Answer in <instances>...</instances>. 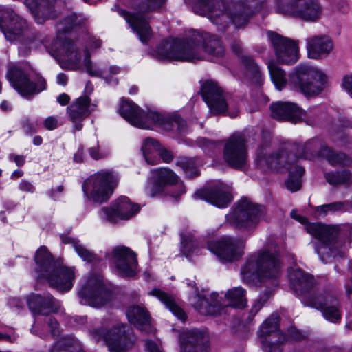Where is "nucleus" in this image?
<instances>
[{
	"mask_svg": "<svg viewBox=\"0 0 352 352\" xmlns=\"http://www.w3.org/2000/svg\"><path fill=\"white\" fill-rule=\"evenodd\" d=\"M201 46L206 53L214 58L222 57L225 54L224 46L217 36L195 31L184 41L166 40L162 42L153 56L160 60L195 62L205 58Z\"/></svg>",
	"mask_w": 352,
	"mask_h": 352,
	"instance_id": "obj_1",
	"label": "nucleus"
},
{
	"mask_svg": "<svg viewBox=\"0 0 352 352\" xmlns=\"http://www.w3.org/2000/svg\"><path fill=\"white\" fill-rule=\"evenodd\" d=\"M194 9L195 12L207 16L221 30L229 23L236 28L245 25L253 13L250 6L244 0H196Z\"/></svg>",
	"mask_w": 352,
	"mask_h": 352,
	"instance_id": "obj_2",
	"label": "nucleus"
},
{
	"mask_svg": "<svg viewBox=\"0 0 352 352\" xmlns=\"http://www.w3.org/2000/svg\"><path fill=\"white\" fill-rule=\"evenodd\" d=\"M281 273L278 248L272 242L251 255L241 267L244 282L250 284L257 279H277Z\"/></svg>",
	"mask_w": 352,
	"mask_h": 352,
	"instance_id": "obj_3",
	"label": "nucleus"
},
{
	"mask_svg": "<svg viewBox=\"0 0 352 352\" xmlns=\"http://www.w3.org/2000/svg\"><path fill=\"white\" fill-rule=\"evenodd\" d=\"M34 261L40 278H45L50 285L60 291H68L73 286L74 268L63 265L55 261L45 246H41L36 252Z\"/></svg>",
	"mask_w": 352,
	"mask_h": 352,
	"instance_id": "obj_4",
	"label": "nucleus"
},
{
	"mask_svg": "<svg viewBox=\"0 0 352 352\" xmlns=\"http://www.w3.org/2000/svg\"><path fill=\"white\" fill-rule=\"evenodd\" d=\"M314 141H308L303 145H296V148L292 149L296 154L290 153L287 149L272 153L267 145L261 146L257 152L256 166L263 170L287 168L291 164L296 163L297 158H307L308 153L314 151Z\"/></svg>",
	"mask_w": 352,
	"mask_h": 352,
	"instance_id": "obj_5",
	"label": "nucleus"
},
{
	"mask_svg": "<svg viewBox=\"0 0 352 352\" xmlns=\"http://www.w3.org/2000/svg\"><path fill=\"white\" fill-rule=\"evenodd\" d=\"M164 1L165 0H131V6L136 12L131 13L119 8L118 12L138 35L140 40L146 43L152 36L147 13L160 8Z\"/></svg>",
	"mask_w": 352,
	"mask_h": 352,
	"instance_id": "obj_6",
	"label": "nucleus"
},
{
	"mask_svg": "<svg viewBox=\"0 0 352 352\" xmlns=\"http://www.w3.org/2000/svg\"><path fill=\"white\" fill-rule=\"evenodd\" d=\"M63 50L64 59L68 63L70 69H79L82 58V65L91 76L100 77L108 80L110 74H116L119 72V68L116 66H111L107 69L96 64H92L87 47L84 49L82 53L77 44L72 40L67 39L64 41Z\"/></svg>",
	"mask_w": 352,
	"mask_h": 352,
	"instance_id": "obj_7",
	"label": "nucleus"
},
{
	"mask_svg": "<svg viewBox=\"0 0 352 352\" xmlns=\"http://www.w3.org/2000/svg\"><path fill=\"white\" fill-rule=\"evenodd\" d=\"M327 75L320 69L308 65L296 67L291 77L294 87L307 96L319 94L327 82Z\"/></svg>",
	"mask_w": 352,
	"mask_h": 352,
	"instance_id": "obj_8",
	"label": "nucleus"
},
{
	"mask_svg": "<svg viewBox=\"0 0 352 352\" xmlns=\"http://www.w3.org/2000/svg\"><path fill=\"white\" fill-rule=\"evenodd\" d=\"M275 10L283 16L307 22H316L322 14L318 0H277Z\"/></svg>",
	"mask_w": 352,
	"mask_h": 352,
	"instance_id": "obj_9",
	"label": "nucleus"
},
{
	"mask_svg": "<svg viewBox=\"0 0 352 352\" xmlns=\"http://www.w3.org/2000/svg\"><path fill=\"white\" fill-rule=\"evenodd\" d=\"M263 213V207L255 205L247 199H241L226 219L236 229L249 232L256 227Z\"/></svg>",
	"mask_w": 352,
	"mask_h": 352,
	"instance_id": "obj_10",
	"label": "nucleus"
},
{
	"mask_svg": "<svg viewBox=\"0 0 352 352\" xmlns=\"http://www.w3.org/2000/svg\"><path fill=\"white\" fill-rule=\"evenodd\" d=\"M117 182V177L112 172L101 170L87 179L82 189L85 194L89 192L94 201L102 204L109 199Z\"/></svg>",
	"mask_w": 352,
	"mask_h": 352,
	"instance_id": "obj_11",
	"label": "nucleus"
},
{
	"mask_svg": "<svg viewBox=\"0 0 352 352\" xmlns=\"http://www.w3.org/2000/svg\"><path fill=\"white\" fill-rule=\"evenodd\" d=\"M78 294L81 304L95 307L104 305L110 300L111 296L98 274H91L87 277Z\"/></svg>",
	"mask_w": 352,
	"mask_h": 352,
	"instance_id": "obj_12",
	"label": "nucleus"
},
{
	"mask_svg": "<svg viewBox=\"0 0 352 352\" xmlns=\"http://www.w3.org/2000/svg\"><path fill=\"white\" fill-rule=\"evenodd\" d=\"M304 304L321 311L324 318L331 322L336 323L341 320L340 302L332 290L319 291L316 296L307 297Z\"/></svg>",
	"mask_w": 352,
	"mask_h": 352,
	"instance_id": "obj_13",
	"label": "nucleus"
},
{
	"mask_svg": "<svg viewBox=\"0 0 352 352\" xmlns=\"http://www.w3.org/2000/svg\"><path fill=\"white\" fill-rule=\"evenodd\" d=\"M125 328V325L118 324L105 333L98 329L93 330L91 334L96 340L103 337L110 352H126L133 346L135 338L126 333Z\"/></svg>",
	"mask_w": 352,
	"mask_h": 352,
	"instance_id": "obj_14",
	"label": "nucleus"
},
{
	"mask_svg": "<svg viewBox=\"0 0 352 352\" xmlns=\"http://www.w3.org/2000/svg\"><path fill=\"white\" fill-rule=\"evenodd\" d=\"M278 322V316L272 314L261 325L258 335L265 352H282L286 337L279 331Z\"/></svg>",
	"mask_w": 352,
	"mask_h": 352,
	"instance_id": "obj_15",
	"label": "nucleus"
},
{
	"mask_svg": "<svg viewBox=\"0 0 352 352\" xmlns=\"http://www.w3.org/2000/svg\"><path fill=\"white\" fill-rule=\"evenodd\" d=\"M6 76L12 86L24 97L38 94L46 89L45 79L40 77L36 83L30 81L26 74L16 65L9 68Z\"/></svg>",
	"mask_w": 352,
	"mask_h": 352,
	"instance_id": "obj_16",
	"label": "nucleus"
},
{
	"mask_svg": "<svg viewBox=\"0 0 352 352\" xmlns=\"http://www.w3.org/2000/svg\"><path fill=\"white\" fill-rule=\"evenodd\" d=\"M223 159L230 166L240 168L248 159L246 140L241 133H234L226 141L223 148Z\"/></svg>",
	"mask_w": 352,
	"mask_h": 352,
	"instance_id": "obj_17",
	"label": "nucleus"
},
{
	"mask_svg": "<svg viewBox=\"0 0 352 352\" xmlns=\"http://www.w3.org/2000/svg\"><path fill=\"white\" fill-rule=\"evenodd\" d=\"M305 229L309 234L322 243L320 247H316V251L322 261L326 260L324 253L328 254L327 257L333 256L336 258L338 256H343L342 252L329 249L326 244L336 237L338 232L336 227L323 225L321 223H310L306 225Z\"/></svg>",
	"mask_w": 352,
	"mask_h": 352,
	"instance_id": "obj_18",
	"label": "nucleus"
},
{
	"mask_svg": "<svg viewBox=\"0 0 352 352\" xmlns=\"http://www.w3.org/2000/svg\"><path fill=\"white\" fill-rule=\"evenodd\" d=\"M270 40L277 60L283 64H293L298 58V43L289 38L284 37L274 32H268Z\"/></svg>",
	"mask_w": 352,
	"mask_h": 352,
	"instance_id": "obj_19",
	"label": "nucleus"
},
{
	"mask_svg": "<svg viewBox=\"0 0 352 352\" xmlns=\"http://www.w3.org/2000/svg\"><path fill=\"white\" fill-rule=\"evenodd\" d=\"M0 25L6 39L10 41L24 36L28 27L25 20L9 7L0 8Z\"/></svg>",
	"mask_w": 352,
	"mask_h": 352,
	"instance_id": "obj_20",
	"label": "nucleus"
},
{
	"mask_svg": "<svg viewBox=\"0 0 352 352\" xmlns=\"http://www.w3.org/2000/svg\"><path fill=\"white\" fill-rule=\"evenodd\" d=\"M245 243L240 239L223 236L220 240L209 245V250L222 261L232 262L243 254Z\"/></svg>",
	"mask_w": 352,
	"mask_h": 352,
	"instance_id": "obj_21",
	"label": "nucleus"
},
{
	"mask_svg": "<svg viewBox=\"0 0 352 352\" xmlns=\"http://www.w3.org/2000/svg\"><path fill=\"white\" fill-rule=\"evenodd\" d=\"M139 210L138 205L126 197H120L110 207L101 208L99 214L104 221L116 222L118 219H129Z\"/></svg>",
	"mask_w": 352,
	"mask_h": 352,
	"instance_id": "obj_22",
	"label": "nucleus"
},
{
	"mask_svg": "<svg viewBox=\"0 0 352 352\" xmlns=\"http://www.w3.org/2000/svg\"><path fill=\"white\" fill-rule=\"evenodd\" d=\"M201 96L212 113H224L228 107L221 88L213 81H206L201 87Z\"/></svg>",
	"mask_w": 352,
	"mask_h": 352,
	"instance_id": "obj_23",
	"label": "nucleus"
},
{
	"mask_svg": "<svg viewBox=\"0 0 352 352\" xmlns=\"http://www.w3.org/2000/svg\"><path fill=\"white\" fill-rule=\"evenodd\" d=\"M113 258L118 273L123 276H133L136 274V254L126 246H118L113 250Z\"/></svg>",
	"mask_w": 352,
	"mask_h": 352,
	"instance_id": "obj_24",
	"label": "nucleus"
},
{
	"mask_svg": "<svg viewBox=\"0 0 352 352\" xmlns=\"http://www.w3.org/2000/svg\"><path fill=\"white\" fill-rule=\"evenodd\" d=\"M288 276L292 288L299 296H301L302 301L307 297H314L316 293L311 294L310 292L314 286V277L301 270L299 268L291 267L288 270Z\"/></svg>",
	"mask_w": 352,
	"mask_h": 352,
	"instance_id": "obj_25",
	"label": "nucleus"
},
{
	"mask_svg": "<svg viewBox=\"0 0 352 352\" xmlns=\"http://www.w3.org/2000/svg\"><path fill=\"white\" fill-rule=\"evenodd\" d=\"M271 116L278 120H287L292 123L305 120L306 111L292 102H277L270 105Z\"/></svg>",
	"mask_w": 352,
	"mask_h": 352,
	"instance_id": "obj_26",
	"label": "nucleus"
},
{
	"mask_svg": "<svg viewBox=\"0 0 352 352\" xmlns=\"http://www.w3.org/2000/svg\"><path fill=\"white\" fill-rule=\"evenodd\" d=\"M94 107L91 104L90 98L84 96L77 98L67 107V113L75 130L80 131L82 129V121L94 110Z\"/></svg>",
	"mask_w": 352,
	"mask_h": 352,
	"instance_id": "obj_27",
	"label": "nucleus"
},
{
	"mask_svg": "<svg viewBox=\"0 0 352 352\" xmlns=\"http://www.w3.org/2000/svg\"><path fill=\"white\" fill-rule=\"evenodd\" d=\"M179 352H207L208 338L199 329L184 331L179 336Z\"/></svg>",
	"mask_w": 352,
	"mask_h": 352,
	"instance_id": "obj_28",
	"label": "nucleus"
},
{
	"mask_svg": "<svg viewBox=\"0 0 352 352\" xmlns=\"http://www.w3.org/2000/svg\"><path fill=\"white\" fill-rule=\"evenodd\" d=\"M195 196L219 208L226 207L232 200L230 188L223 184L198 190Z\"/></svg>",
	"mask_w": 352,
	"mask_h": 352,
	"instance_id": "obj_29",
	"label": "nucleus"
},
{
	"mask_svg": "<svg viewBox=\"0 0 352 352\" xmlns=\"http://www.w3.org/2000/svg\"><path fill=\"white\" fill-rule=\"evenodd\" d=\"M56 3V0H25V4L31 11L36 22L39 24L58 16Z\"/></svg>",
	"mask_w": 352,
	"mask_h": 352,
	"instance_id": "obj_30",
	"label": "nucleus"
},
{
	"mask_svg": "<svg viewBox=\"0 0 352 352\" xmlns=\"http://www.w3.org/2000/svg\"><path fill=\"white\" fill-rule=\"evenodd\" d=\"M153 184L146 188L148 195L154 197L163 192L166 186L176 184L179 181L178 176L170 168H159L152 170Z\"/></svg>",
	"mask_w": 352,
	"mask_h": 352,
	"instance_id": "obj_31",
	"label": "nucleus"
},
{
	"mask_svg": "<svg viewBox=\"0 0 352 352\" xmlns=\"http://www.w3.org/2000/svg\"><path fill=\"white\" fill-rule=\"evenodd\" d=\"M230 46L234 53L238 56L241 55V62L245 68V75L246 78L252 83L260 85L262 83V74L260 68L251 56L242 55L243 47L241 41L233 40Z\"/></svg>",
	"mask_w": 352,
	"mask_h": 352,
	"instance_id": "obj_32",
	"label": "nucleus"
},
{
	"mask_svg": "<svg viewBox=\"0 0 352 352\" xmlns=\"http://www.w3.org/2000/svg\"><path fill=\"white\" fill-rule=\"evenodd\" d=\"M308 56L320 59L327 56L333 49V43L327 35H316L306 39Z\"/></svg>",
	"mask_w": 352,
	"mask_h": 352,
	"instance_id": "obj_33",
	"label": "nucleus"
},
{
	"mask_svg": "<svg viewBox=\"0 0 352 352\" xmlns=\"http://www.w3.org/2000/svg\"><path fill=\"white\" fill-rule=\"evenodd\" d=\"M119 111L120 115L131 125L141 129L148 127L146 112L140 109L134 102L122 99Z\"/></svg>",
	"mask_w": 352,
	"mask_h": 352,
	"instance_id": "obj_34",
	"label": "nucleus"
},
{
	"mask_svg": "<svg viewBox=\"0 0 352 352\" xmlns=\"http://www.w3.org/2000/svg\"><path fill=\"white\" fill-rule=\"evenodd\" d=\"M27 302L34 314L48 315L57 312L59 308L58 302L50 294L45 296L32 295L28 298Z\"/></svg>",
	"mask_w": 352,
	"mask_h": 352,
	"instance_id": "obj_35",
	"label": "nucleus"
},
{
	"mask_svg": "<svg viewBox=\"0 0 352 352\" xmlns=\"http://www.w3.org/2000/svg\"><path fill=\"white\" fill-rule=\"evenodd\" d=\"M126 316L130 323L145 333H151L153 327L148 311L142 307L133 305L128 308Z\"/></svg>",
	"mask_w": 352,
	"mask_h": 352,
	"instance_id": "obj_36",
	"label": "nucleus"
},
{
	"mask_svg": "<svg viewBox=\"0 0 352 352\" xmlns=\"http://www.w3.org/2000/svg\"><path fill=\"white\" fill-rule=\"evenodd\" d=\"M218 294L212 293L211 298L214 303H209L208 300L204 296L197 294L195 297V301L193 303L194 307L202 315H217L221 314L225 307L217 306Z\"/></svg>",
	"mask_w": 352,
	"mask_h": 352,
	"instance_id": "obj_37",
	"label": "nucleus"
},
{
	"mask_svg": "<svg viewBox=\"0 0 352 352\" xmlns=\"http://www.w3.org/2000/svg\"><path fill=\"white\" fill-rule=\"evenodd\" d=\"M317 217H324L328 213L349 212L352 213V199L344 201H335L319 206L316 208Z\"/></svg>",
	"mask_w": 352,
	"mask_h": 352,
	"instance_id": "obj_38",
	"label": "nucleus"
},
{
	"mask_svg": "<svg viewBox=\"0 0 352 352\" xmlns=\"http://www.w3.org/2000/svg\"><path fill=\"white\" fill-rule=\"evenodd\" d=\"M150 294L156 296L179 320L184 322L186 315L184 310L176 303L172 296L158 289L150 292Z\"/></svg>",
	"mask_w": 352,
	"mask_h": 352,
	"instance_id": "obj_39",
	"label": "nucleus"
},
{
	"mask_svg": "<svg viewBox=\"0 0 352 352\" xmlns=\"http://www.w3.org/2000/svg\"><path fill=\"white\" fill-rule=\"evenodd\" d=\"M324 176L326 181L331 186H350L352 184L351 172L346 169L326 172L324 173Z\"/></svg>",
	"mask_w": 352,
	"mask_h": 352,
	"instance_id": "obj_40",
	"label": "nucleus"
},
{
	"mask_svg": "<svg viewBox=\"0 0 352 352\" xmlns=\"http://www.w3.org/2000/svg\"><path fill=\"white\" fill-rule=\"evenodd\" d=\"M50 352H85L80 342L71 336H64L53 346Z\"/></svg>",
	"mask_w": 352,
	"mask_h": 352,
	"instance_id": "obj_41",
	"label": "nucleus"
},
{
	"mask_svg": "<svg viewBox=\"0 0 352 352\" xmlns=\"http://www.w3.org/2000/svg\"><path fill=\"white\" fill-rule=\"evenodd\" d=\"M87 20V18L82 14L77 15L76 13H71L58 23L57 30L60 32H67L76 27L85 24Z\"/></svg>",
	"mask_w": 352,
	"mask_h": 352,
	"instance_id": "obj_42",
	"label": "nucleus"
},
{
	"mask_svg": "<svg viewBox=\"0 0 352 352\" xmlns=\"http://www.w3.org/2000/svg\"><path fill=\"white\" fill-rule=\"evenodd\" d=\"M286 169L289 170V178L286 182V186L290 191L296 192L301 187L300 177L304 174L305 170L295 163L291 164Z\"/></svg>",
	"mask_w": 352,
	"mask_h": 352,
	"instance_id": "obj_43",
	"label": "nucleus"
},
{
	"mask_svg": "<svg viewBox=\"0 0 352 352\" xmlns=\"http://www.w3.org/2000/svg\"><path fill=\"white\" fill-rule=\"evenodd\" d=\"M180 250L184 255L188 257L194 252L197 253L198 243L191 232L184 230L180 232Z\"/></svg>",
	"mask_w": 352,
	"mask_h": 352,
	"instance_id": "obj_44",
	"label": "nucleus"
},
{
	"mask_svg": "<svg viewBox=\"0 0 352 352\" xmlns=\"http://www.w3.org/2000/svg\"><path fill=\"white\" fill-rule=\"evenodd\" d=\"M229 302V306L243 308L246 305L245 290L241 287L229 289L225 295Z\"/></svg>",
	"mask_w": 352,
	"mask_h": 352,
	"instance_id": "obj_45",
	"label": "nucleus"
},
{
	"mask_svg": "<svg viewBox=\"0 0 352 352\" xmlns=\"http://www.w3.org/2000/svg\"><path fill=\"white\" fill-rule=\"evenodd\" d=\"M318 154L321 157L326 159L329 164L333 166H344L346 165L349 161L345 154L336 153L328 147L322 148Z\"/></svg>",
	"mask_w": 352,
	"mask_h": 352,
	"instance_id": "obj_46",
	"label": "nucleus"
},
{
	"mask_svg": "<svg viewBox=\"0 0 352 352\" xmlns=\"http://www.w3.org/2000/svg\"><path fill=\"white\" fill-rule=\"evenodd\" d=\"M268 69L272 82L278 89L281 90L287 83L285 72L273 62L268 64Z\"/></svg>",
	"mask_w": 352,
	"mask_h": 352,
	"instance_id": "obj_47",
	"label": "nucleus"
},
{
	"mask_svg": "<svg viewBox=\"0 0 352 352\" xmlns=\"http://www.w3.org/2000/svg\"><path fill=\"white\" fill-rule=\"evenodd\" d=\"M63 242L65 243H71L79 256L84 261L91 262L95 258L94 254L80 244L78 241L72 238H66L63 239Z\"/></svg>",
	"mask_w": 352,
	"mask_h": 352,
	"instance_id": "obj_48",
	"label": "nucleus"
},
{
	"mask_svg": "<svg viewBox=\"0 0 352 352\" xmlns=\"http://www.w3.org/2000/svg\"><path fill=\"white\" fill-rule=\"evenodd\" d=\"M176 164L177 166L183 168L186 175L189 177H192L199 175V171L197 168V163L194 159L180 158Z\"/></svg>",
	"mask_w": 352,
	"mask_h": 352,
	"instance_id": "obj_49",
	"label": "nucleus"
},
{
	"mask_svg": "<svg viewBox=\"0 0 352 352\" xmlns=\"http://www.w3.org/2000/svg\"><path fill=\"white\" fill-rule=\"evenodd\" d=\"M145 160L148 164H154L155 162L150 159V155L154 152L159 151L160 145L157 141L148 138L146 139L142 147Z\"/></svg>",
	"mask_w": 352,
	"mask_h": 352,
	"instance_id": "obj_50",
	"label": "nucleus"
},
{
	"mask_svg": "<svg viewBox=\"0 0 352 352\" xmlns=\"http://www.w3.org/2000/svg\"><path fill=\"white\" fill-rule=\"evenodd\" d=\"M270 293L265 294L263 297L259 298L252 305L247 318V322H251L255 315L262 308L265 302L269 299Z\"/></svg>",
	"mask_w": 352,
	"mask_h": 352,
	"instance_id": "obj_51",
	"label": "nucleus"
},
{
	"mask_svg": "<svg viewBox=\"0 0 352 352\" xmlns=\"http://www.w3.org/2000/svg\"><path fill=\"white\" fill-rule=\"evenodd\" d=\"M270 293L265 294L263 297L259 298L252 305L247 318V322H251L255 315L262 308L265 302L269 299Z\"/></svg>",
	"mask_w": 352,
	"mask_h": 352,
	"instance_id": "obj_52",
	"label": "nucleus"
},
{
	"mask_svg": "<svg viewBox=\"0 0 352 352\" xmlns=\"http://www.w3.org/2000/svg\"><path fill=\"white\" fill-rule=\"evenodd\" d=\"M88 152L95 160H99L107 157L109 155V151L100 150L99 145L97 144L88 149Z\"/></svg>",
	"mask_w": 352,
	"mask_h": 352,
	"instance_id": "obj_53",
	"label": "nucleus"
},
{
	"mask_svg": "<svg viewBox=\"0 0 352 352\" xmlns=\"http://www.w3.org/2000/svg\"><path fill=\"white\" fill-rule=\"evenodd\" d=\"M146 124L148 125V127L146 129L149 128V121L151 120L153 123L157 124H163L164 123V118L162 115L153 112L149 111L148 113L146 112Z\"/></svg>",
	"mask_w": 352,
	"mask_h": 352,
	"instance_id": "obj_54",
	"label": "nucleus"
},
{
	"mask_svg": "<svg viewBox=\"0 0 352 352\" xmlns=\"http://www.w3.org/2000/svg\"><path fill=\"white\" fill-rule=\"evenodd\" d=\"M33 41L30 38H25L19 47V53L21 56H26L30 53L31 46L32 45Z\"/></svg>",
	"mask_w": 352,
	"mask_h": 352,
	"instance_id": "obj_55",
	"label": "nucleus"
},
{
	"mask_svg": "<svg viewBox=\"0 0 352 352\" xmlns=\"http://www.w3.org/2000/svg\"><path fill=\"white\" fill-rule=\"evenodd\" d=\"M47 327L50 329L51 335L53 337L58 336L60 334V326L57 320L52 318L50 317L47 320Z\"/></svg>",
	"mask_w": 352,
	"mask_h": 352,
	"instance_id": "obj_56",
	"label": "nucleus"
},
{
	"mask_svg": "<svg viewBox=\"0 0 352 352\" xmlns=\"http://www.w3.org/2000/svg\"><path fill=\"white\" fill-rule=\"evenodd\" d=\"M145 348L147 352H163L160 344L151 340H145Z\"/></svg>",
	"mask_w": 352,
	"mask_h": 352,
	"instance_id": "obj_57",
	"label": "nucleus"
},
{
	"mask_svg": "<svg viewBox=\"0 0 352 352\" xmlns=\"http://www.w3.org/2000/svg\"><path fill=\"white\" fill-rule=\"evenodd\" d=\"M342 87L348 94L352 96V74H347L343 77Z\"/></svg>",
	"mask_w": 352,
	"mask_h": 352,
	"instance_id": "obj_58",
	"label": "nucleus"
},
{
	"mask_svg": "<svg viewBox=\"0 0 352 352\" xmlns=\"http://www.w3.org/2000/svg\"><path fill=\"white\" fill-rule=\"evenodd\" d=\"M44 126L47 130H54L58 126V120L56 117L49 116L45 120Z\"/></svg>",
	"mask_w": 352,
	"mask_h": 352,
	"instance_id": "obj_59",
	"label": "nucleus"
},
{
	"mask_svg": "<svg viewBox=\"0 0 352 352\" xmlns=\"http://www.w3.org/2000/svg\"><path fill=\"white\" fill-rule=\"evenodd\" d=\"M158 154L160 155L161 158L165 163H170L173 160V153L166 148L161 149L160 148Z\"/></svg>",
	"mask_w": 352,
	"mask_h": 352,
	"instance_id": "obj_60",
	"label": "nucleus"
},
{
	"mask_svg": "<svg viewBox=\"0 0 352 352\" xmlns=\"http://www.w3.org/2000/svg\"><path fill=\"white\" fill-rule=\"evenodd\" d=\"M302 338L301 333L294 327L288 330L287 339L292 340H300Z\"/></svg>",
	"mask_w": 352,
	"mask_h": 352,
	"instance_id": "obj_61",
	"label": "nucleus"
},
{
	"mask_svg": "<svg viewBox=\"0 0 352 352\" xmlns=\"http://www.w3.org/2000/svg\"><path fill=\"white\" fill-rule=\"evenodd\" d=\"M199 144L205 150L212 149L216 148L217 146L215 142L205 138L200 140Z\"/></svg>",
	"mask_w": 352,
	"mask_h": 352,
	"instance_id": "obj_62",
	"label": "nucleus"
},
{
	"mask_svg": "<svg viewBox=\"0 0 352 352\" xmlns=\"http://www.w3.org/2000/svg\"><path fill=\"white\" fill-rule=\"evenodd\" d=\"M18 336L13 332L11 334L0 333V340L13 343L16 341Z\"/></svg>",
	"mask_w": 352,
	"mask_h": 352,
	"instance_id": "obj_63",
	"label": "nucleus"
},
{
	"mask_svg": "<svg viewBox=\"0 0 352 352\" xmlns=\"http://www.w3.org/2000/svg\"><path fill=\"white\" fill-rule=\"evenodd\" d=\"M19 189L22 191L33 192L34 190V187L33 185L29 182L23 180L19 184Z\"/></svg>",
	"mask_w": 352,
	"mask_h": 352,
	"instance_id": "obj_64",
	"label": "nucleus"
}]
</instances>
